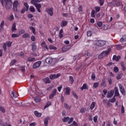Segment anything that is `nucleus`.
Segmentation results:
<instances>
[{
    "mask_svg": "<svg viewBox=\"0 0 126 126\" xmlns=\"http://www.w3.org/2000/svg\"><path fill=\"white\" fill-rule=\"evenodd\" d=\"M111 51H112V49L110 46H107V50L103 51L98 57V58L100 60V59H103L104 57H106V56H109L110 55V53H111Z\"/></svg>",
    "mask_w": 126,
    "mask_h": 126,
    "instance_id": "obj_1",
    "label": "nucleus"
},
{
    "mask_svg": "<svg viewBox=\"0 0 126 126\" xmlns=\"http://www.w3.org/2000/svg\"><path fill=\"white\" fill-rule=\"evenodd\" d=\"M5 2V7L6 10L10 9L11 7H12V0H4Z\"/></svg>",
    "mask_w": 126,
    "mask_h": 126,
    "instance_id": "obj_2",
    "label": "nucleus"
},
{
    "mask_svg": "<svg viewBox=\"0 0 126 126\" xmlns=\"http://www.w3.org/2000/svg\"><path fill=\"white\" fill-rule=\"evenodd\" d=\"M106 44H107V41L105 40L99 39L96 41V45L99 47H103Z\"/></svg>",
    "mask_w": 126,
    "mask_h": 126,
    "instance_id": "obj_3",
    "label": "nucleus"
},
{
    "mask_svg": "<svg viewBox=\"0 0 126 126\" xmlns=\"http://www.w3.org/2000/svg\"><path fill=\"white\" fill-rule=\"evenodd\" d=\"M20 6V5L18 1H14L13 3V9L15 12H17V6Z\"/></svg>",
    "mask_w": 126,
    "mask_h": 126,
    "instance_id": "obj_4",
    "label": "nucleus"
},
{
    "mask_svg": "<svg viewBox=\"0 0 126 126\" xmlns=\"http://www.w3.org/2000/svg\"><path fill=\"white\" fill-rule=\"evenodd\" d=\"M45 11L50 16H53L54 15V8L53 7L46 8Z\"/></svg>",
    "mask_w": 126,
    "mask_h": 126,
    "instance_id": "obj_5",
    "label": "nucleus"
},
{
    "mask_svg": "<svg viewBox=\"0 0 126 126\" xmlns=\"http://www.w3.org/2000/svg\"><path fill=\"white\" fill-rule=\"evenodd\" d=\"M118 86L121 94L125 96L126 95V90H125V88H124L123 85L121 84H119Z\"/></svg>",
    "mask_w": 126,
    "mask_h": 126,
    "instance_id": "obj_6",
    "label": "nucleus"
},
{
    "mask_svg": "<svg viewBox=\"0 0 126 126\" xmlns=\"http://www.w3.org/2000/svg\"><path fill=\"white\" fill-rule=\"evenodd\" d=\"M60 76H61V73H57V74H51L49 77L51 80H54V79H56V78H59Z\"/></svg>",
    "mask_w": 126,
    "mask_h": 126,
    "instance_id": "obj_7",
    "label": "nucleus"
},
{
    "mask_svg": "<svg viewBox=\"0 0 126 126\" xmlns=\"http://www.w3.org/2000/svg\"><path fill=\"white\" fill-rule=\"evenodd\" d=\"M41 63H42V62L40 61L35 62L32 65V68H38V67L41 65Z\"/></svg>",
    "mask_w": 126,
    "mask_h": 126,
    "instance_id": "obj_8",
    "label": "nucleus"
},
{
    "mask_svg": "<svg viewBox=\"0 0 126 126\" xmlns=\"http://www.w3.org/2000/svg\"><path fill=\"white\" fill-rule=\"evenodd\" d=\"M114 93H115V90H110L109 92H108L107 98H112L113 96H114Z\"/></svg>",
    "mask_w": 126,
    "mask_h": 126,
    "instance_id": "obj_9",
    "label": "nucleus"
},
{
    "mask_svg": "<svg viewBox=\"0 0 126 126\" xmlns=\"http://www.w3.org/2000/svg\"><path fill=\"white\" fill-rule=\"evenodd\" d=\"M71 48V46L70 45H66L62 47V51L63 52V53H64L65 52H67V51H68V50H69V49Z\"/></svg>",
    "mask_w": 126,
    "mask_h": 126,
    "instance_id": "obj_10",
    "label": "nucleus"
},
{
    "mask_svg": "<svg viewBox=\"0 0 126 126\" xmlns=\"http://www.w3.org/2000/svg\"><path fill=\"white\" fill-rule=\"evenodd\" d=\"M41 46L43 49L46 50V51H49V47H48V45L46 44V42H45V41H42Z\"/></svg>",
    "mask_w": 126,
    "mask_h": 126,
    "instance_id": "obj_11",
    "label": "nucleus"
},
{
    "mask_svg": "<svg viewBox=\"0 0 126 126\" xmlns=\"http://www.w3.org/2000/svg\"><path fill=\"white\" fill-rule=\"evenodd\" d=\"M56 94H57V89H55L52 91L51 94L49 96V99H53L55 97Z\"/></svg>",
    "mask_w": 126,
    "mask_h": 126,
    "instance_id": "obj_12",
    "label": "nucleus"
},
{
    "mask_svg": "<svg viewBox=\"0 0 126 126\" xmlns=\"http://www.w3.org/2000/svg\"><path fill=\"white\" fill-rule=\"evenodd\" d=\"M50 120V117L49 116L46 117L44 120V124L45 126H49V121Z\"/></svg>",
    "mask_w": 126,
    "mask_h": 126,
    "instance_id": "obj_13",
    "label": "nucleus"
},
{
    "mask_svg": "<svg viewBox=\"0 0 126 126\" xmlns=\"http://www.w3.org/2000/svg\"><path fill=\"white\" fill-rule=\"evenodd\" d=\"M114 91H115L114 97H118V96H120V93H119V89H118V87H115Z\"/></svg>",
    "mask_w": 126,
    "mask_h": 126,
    "instance_id": "obj_14",
    "label": "nucleus"
},
{
    "mask_svg": "<svg viewBox=\"0 0 126 126\" xmlns=\"http://www.w3.org/2000/svg\"><path fill=\"white\" fill-rule=\"evenodd\" d=\"M42 81H43L45 84H50V83H51V81H50L49 77H46L43 79Z\"/></svg>",
    "mask_w": 126,
    "mask_h": 126,
    "instance_id": "obj_15",
    "label": "nucleus"
},
{
    "mask_svg": "<svg viewBox=\"0 0 126 126\" xmlns=\"http://www.w3.org/2000/svg\"><path fill=\"white\" fill-rule=\"evenodd\" d=\"M35 6L38 11V12H41V10H40V9L41 8V7H42V5H41V4L38 3V4H35Z\"/></svg>",
    "mask_w": 126,
    "mask_h": 126,
    "instance_id": "obj_16",
    "label": "nucleus"
},
{
    "mask_svg": "<svg viewBox=\"0 0 126 126\" xmlns=\"http://www.w3.org/2000/svg\"><path fill=\"white\" fill-rule=\"evenodd\" d=\"M112 60L113 61H116V62H119V60H121V56H117V55H115L113 56Z\"/></svg>",
    "mask_w": 126,
    "mask_h": 126,
    "instance_id": "obj_17",
    "label": "nucleus"
},
{
    "mask_svg": "<svg viewBox=\"0 0 126 126\" xmlns=\"http://www.w3.org/2000/svg\"><path fill=\"white\" fill-rule=\"evenodd\" d=\"M52 62H53V58L52 57H48L45 60L46 63H49V64L52 63Z\"/></svg>",
    "mask_w": 126,
    "mask_h": 126,
    "instance_id": "obj_18",
    "label": "nucleus"
},
{
    "mask_svg": "<svg viewBox=\"0 0 126 126\" xmlns=\"http://www.w3.org/2000/svg\"><path fill=\"white\" fill-rule=\"evenodd\" d=\"M80 89L83 91V90H88V87L87 86V84L85 83L83 85L82 87L80 88Z\"/></svg>",
    "mask_w": 126,
    "mask_h": 126,
    "instance_id": "obj_19",
    "label": "nucleus"
},
{
    "mask_svg": "<svg viewBox=\"0 0 126 126\" xmlns=\"http://www.w3.org/2000/svg\"><path fill=\"white\" fill-rule=\"evenodd\" d=\"M34 114L35 117H37V118H41V117H42V113H39L37 111H34Z\"/></svg>",
    "mask_w": 126,
    "mask_h": 126,
    "instance_id": "obj_20",
    "label": "nucleus"
},
{
    "mask_svg": "<svg viewBox=\"0 0 126 126\" xmlns=\"http://www.w3.org/2000/svg\"><path fill=\"white\" fill-rule=\"evenodd\" d=\"M116 3H117V0H113L112 1L109 3V5H110V6L115 7L116 6Z\"/></svg>",
    "mask_w": 126,
    "mask_h": 126,
    "instance_id": "obj_21",
    "label": "nucleus"
},
{
    "mask_svg": "<svg viewBox=\"0 0 126 126\" xmlns=\"http://www.w3.org/2000/svg\"><path fill=\"white\" fill-rule=\"evenodd\" d=\"M67 25V21L63 20L61 23V27H64Z\"/></svg>",
    "mask_w": 126,
    "mask_h": 126,
    "instance_id": "obj_22",
    "label": "nucleus"
},
{
    "mask_svg": "<svg viewBox=\"0 0 126 126\" xmlns=\"http://www.w3.org/2000/svg\"><path fill=\"white\" fill-rule=\"evenodd\" d=\"M11 98H17V95L16 93L15 92V91H12L11 94Z\"/></svg>",
    "mask_w": 126,
    "mask_h": 126,
    "instance_id": "obj_23",
    "label": "nucleus"
},
{
    "mask_svg": "<svg viewBox=\"0 0 126 126\" xmlns=\"http://www.w3.org/2000/svg\"><path fill=\"white\" fill-rule=\"evenodd\" d=\"M65 90L66 95H69L70 94V88L66 87V88L65 89Z\"/></svg>",
    "mask_w": 126,
    "mask_h": 126,
    "instance_id": "obj_24",
    "label": "nucleus"
},
{
    "mask_svg": "<svg viewBox=\"0 0 126 126\" xmlns=\"http://www.w3.org/2000/svg\"><path fill=\"white\" fill-rule=\"evenodd\" d=\"M63 29H61L59 33V37L60 39H62V38H63Z\"/></svg>",
    "mask_w": 126,
    "mask_h": 126,
    "instance_id": "obj_25",
    "label": "nucleus"
},
{
    "mask_svg": "<svg viewBox=\"0 0 126 126\" xmlns=\"http://www.w3.org/2000/svg\"><path fill=\"white\" fill-rule=\"evenodd\" d=\"M120 42L121 43H124V42H126V34L123 35L122 37L120 39Z\"/></svg>",
    "mask_w": 126,
    "mask_h": 126,
    "instance_id": "obj_26",
    "label": "nucleus"
},
{
    "mask_svg": "<svg viewBox=\"0 0 126 126\" xmlns=\"http://www.w3.org/2000/svg\"><path fill=\"white\" fill-rule=\"evenodd\" d=\"M69 121V117H63L62 119V122L63 123H67Z\"/></svg>",
    "mask_w": 126,
    "mask_h": 126,
    "instance_id": "obj_27",
    "label": "nucleus"
},
{
    "mask_svg": "<svg viewBox=\"0 0 126 126\" xmlns=\"http://www.w3.org/2000/svg\"><path fill=\"white\" fill-rule=\"evenodd\" d=\"M49 49H50V50H53L54 51H56V50L58 49V48L53 45H50L49 46Z\"/></svg>",
    "mask_w": 126,
    "mask_h": 126,
    "instance_id": "obj_28",
    "label": "nucleus"
},
{
    "mask_svg": "<svg viewBox=\"0 0 126 126\" xmlns=\"http://www.w3.org/2000/svg\"><path fill=\"white\" fill-rule=\"evenodd\" d=\"M32 52H35V51H36L37 49V46L35 45L34 43H32Z\"/></svg>",
    "mask_w": 126,
    "mask_h": 126,
    "instance_id": "obj_29",
    "label": "nucleus"
},
{
    "mask_svg": "<svg viewBox=\"0 0 126 126\" xmlns=\"http://www.w3.org/2000/svg\"><path fill=\"white\" fill-rule=\"evenodd\" d=\"M116 48L118 51H120V50H122L124 48V46L122 45V44H117L116 45Z\"/></svg>",
    "mask_w": 126,
    "mask_h": 126,
    "instance_id": "obj_30",
    "label": "nucleus"
},
{
    "mask_svg": "<svg viewBox=\"0 0 126 126\" xmlns=\"http://www.w3.org/2000/svg\"><path fill=\"white\" fill-rule=\"evenodd\" d=\"M69 83L72 85L73 84V82H74V80L73 79V77L71 76H69Z\"/></svg>",
    "mask_w": 126,
    "mask_h": 126,
    "instance_id": "obj_31",
    "label": "nucleus"
},
{
    "mask_svg": "<svg viewBox=\"0 0 126 126\" xmlns=\"http://www.w3.org/2000/svg\"><path fill=\"white\" fill-rule=\"evenodd\" d=\"M4 25V21H2L0 25V32H1V30L3 29V26Z\"/></svg>",
    "mask_w": 126,
    "mask_h": 126,
    "instance_id": "obj_32",
    "label": "nucleus"
},
{
    "mask_svg": "<svg viewBox=\"0 0 126 126\" xmlns=\"http://www.w3.org/2000/svg\"><path fill=\"white\" fill-rule=\"evenodd\" d=\"M34 101L35 103H40V97L38 96L34 98Z\"/></svg>",
    "mask_w": 126,
    "mask_h": 126,
    "instance_id": "obj_33",
    "label": "nucleus"
},
{
    "mask_svg": "<svg viewBox=\"0 0 126 126\" xmlns=\"http://www.w3.org/2000/svg\"><path fill=\"white\" fill-rule=\"evenodd\" d=\"M52 105V102L51 101H47L46 104L44 106V110L45 109H47L48 107H50Z\"/></svg>",
    "mask_w": 126,
    "mask_h": 126,
    "instance_id": "obj_34",
    "label": "nucleus"
},
{
    "mask_svg": "<svg viewBox=\"0 0 126 126\" xmlns=\"http://www.w3.org/2000/svg\"><path fill=\"white\" fill-rule=\"evenodd\" d=\"M122 77H123V73H119L116 78L118 80H120Z\"/></svg>",
    "mask_w": 126,
    "mask_h": 126,
    "instance_id": "obj_35",
    "label": "nucleus"
},
{
    "mask_svg": "<svg viewBox=\"0 0 126 126\" xmlns=\"http://www.w3.org/2000/svg\"><path fill=\"white\" fill-rule=\"evenodd\" d=\"M11 30L12 31H16V24L15 23L13 24Z\"/></svg>",
    "mask_w": 126,
    "mask_h": 126,
    "instance_id": "obj_36",
    "label": "nucleus"
},
{
    "mask_svg": "<svg viewBox=\"0 0 126 126\" xmlns=\"http://www.w3.org/2000/svg\"><path fill=\"white\" fill-rule=\"evenodd\" d=\"M29 28L30 30H32V31L33 34L36 35V31L35 30V28L33 27H30Z\"/></svg>",
    "mask_w": 126,
    "mask_h": 126,
    "instance_id": "obj_37",
    "label": "nucleus"
},
{
    "mask_svg": "<svg viewBox=\"0 0 126 126\" xmlns=\"http://www.w3.org/2000/svg\"><path fill=\"white\" fill-rule=\"evenodd\" d=\"M101 85V86H102V87H107V85L106 84V81L105 80H102Z\"/></svg>",
    "mask_w": 126,
    "mask_h": 126,
    "instance_id": "obj_38",
    "label": "nucleus"
},
{
    "mask_svg": "<svg viewBox=\"0 0 126 126\" xmlns=\"http://www.w3.org/2000/svg\"><path fill=\"white\" fill-rule=\"evenodd\" d=\"M22 37L24 39H25L26 38H30V35H29V33H25L22 35Z\"/></svg>",
    "mask_w": 126,
    "mask_h": 126,
    "instance_id": "obj_39",
    "label": "nucleus"
},
{
    "mask_svg": "<svg viewBox=\"0 0 126 126\" xmlns=\"http://www.w3.org/2000/svg\"><path fill=\"white\" fill-rule=\"evenodd\" d=\"M35 61V58H32V57H30L28 58V62H34Z\"/></svg>",
    "mask_w": 126,
    "mask_h": 126,
    "instance_id": "obj_40",
    "label": "nucleus"
},
{
    "mask_svg": "<svg viewBox=\"0 0 126 126\" xmlns=\"http://www.w3.org/2000/svg\"><path fill=\"white\" fill-rule=\"evenodd\" d=\"M95 102H93L91 104V106H90V109L91 110H93V109H94V108H95Z\"/></svg>",
    "mask_w": 126,
    "mask_h": 126,
    "instance_id": "obj_41",
    "label": "nucleus"
},
{
    "mask_svg": "<svg viewBox=\"0 0 126 126\" xmlns=\"http://www.w3.org/2000/svg\"><path fill=\"white\" fill-rule=\"evenodd\" d=\"M109 102H110V103H115V102H116V97L114 96L111 99H110L109 100Z\"/></svg>",
    "mask_w": 126,
    "mask_h": 126,
    "instance_id": "obj_42",
    "label": "nucleus"
},
{
    "mask_svg": "<svg viewBox=\"0 0 126 126\" xmlns=\"http://www.w3.org/2000/svg\"><path fill=\"white\" fill-rule=\"evenodd\" d=\"M122 4V1H116V6L117 7L119 6H121Z\"/></svg>",
    "mask_w": 126,
    "mask_h": 126,
    "instance_id": "obj_43",
    "label": "nucleus"
},
{
    "mask_svg": "<svg viewBox=\"0 0 126 126\" xmlns=\"http://www.w3.org/2000/svg\"><path fill=\"white\" fill-rule=\"evenodd\" d=\"M72 94L73 95V97L75 98V99H78V95H77L76 93H75L74 92H72Z\"/></svg>",
    "mask_w": 126,
    "mask_h": 126,
    "instance_id": "obj_44",
    "label": "nucleus"
},
{
    "mask_svg": "<svg viewBox=\"0 0 126 126\" xmlns=\"http://www.w3.org/2000/svg\"><path fill=\"white\" fill-rule=\"evenodd\" d=\"M80 112L82 114L85 113V112H86V108H85L84 107L81 108V109L80 110Z\"/></svg>",
    "mask_w": 126,
    "mask_h": 126,
    "instance_id": "obj_45",
    "label": "nucleus"
},
{
    "mask_svg": "<svg viewBox=\"0 0 126 126\" xmlns=\"http://www.w3.org/2000/svg\"><path fill=\"white\" fill-rule=\"evenodd\" d=\"M11 37L12 38H17L18 37H19V34H18V33H13L11 35Z\"/></svg>",
    "mask_w": 126,
    "mask_h": 126,
    "instance_id": "obj_46",
    "label": "nucleus"
},
{
    "mask_svg": "<svg viewBox=\"0 0 126 126\" xmlns=\"http://www.w3.org/2000/svg\"><path fill=\"white\" fill-rule=\"evenodd\" d=\"M25 33V30H21L19 31V33H18L19 36L20 35H22V34H24Z\"/></svg>",
    "mask_w": 126,
    "mask_h": 126,
    "instance_id": "obj_47",
    "label": "nucleus"
},
{
    "mask_svg": "<svg viewBox=\"0 0 126 126\" xmlns=\"http://www.w3.org/2000/svg\"><path fill=\"white\" fill-rule=\"evenodd\" d=\"M30 10L31 12H35V8L33 6H31Z\"/></svg>",
    "mask_w": 126,
    "mask_h": 126,
    "instance_id": "obj_48",
    "label": "nucleus"
},
{
    "mask_svg": "<svg viewBox=\"0 0 126 126\" xmlns=\"http://www.w3.org/2000/svg\"><path fill=\"white\" fill-rule=\"evenodd\" d=\"M17 61H16V60L15 59L12 60L10 63V65H13V64H14V63H17Z\"/></svg>",
    "mask_w": 126,
    "mask_h": 126,
    "instance_id": "obj_49",
    "label": "nucleus"
},
{
    "mask_svg": "<svg viewBox=\"0 0 126 126\" xmlns=\"http://www.w3.org/2000/svg\"><path fill=\"white\" fill-rule=\"evenodd\" d=\"M91 79L92 80H95V79H96V75H95V73H93L92 74Z\"/></svg>",
    "mask_w": 126,
    "mask_h": 126,
    "instance_id": "obj_50",
    "label": "nucleus"
},
{
    "mask_svg": "<svg viewBox=\"0 0 126 126\" xmlns=\"http://www.w3.org/2000/svg\"><path fill=\"white\" fill-rule=\"evenodd\" d=\"M95 10H94V9L92 10V13H91V16H92V17H93V18H94L95 17Z\"/></svg>",
    "mask_w": 126,
    "mask_h": 126,
    "instance_id": "obj_51",
    "label": "nucleus"
},
{
    "mask_svg": "<svg viewBox=\"0 0 126 126\" xmlns=\"http://www.w3.org/2000/svg\"><path fill=\"white\" fill-rule=\"evenodd\" d=\"M0 111L1 112V113H3V114L5 113V109H4V108L0 106Z\"/></svg>",
    "mask_w": 126,
    "mask_h": 126,
    "instance_id": "obj_52",
    "label": "nucleus"
},
{
    "mask_svg": "<svg viewBox=\"0 0 126 126\" xmlns=\"http://www.w3.org/2000/svg\"><path fill=\"white\" fill-rule=\"evenodd\" d=\"M88 37H91L92 36V32L90 31H88L87 32Z\"/></svg>",
    "mask_w": 126,
    "mask_h": 126,
    "instance_id": "obj_53",
    "label": "nucleus"
},
{
    "mask_svg": "<svg viewBox=\"0 0 126 126\" xmlns=\"http://www.w3.org/2000/svg\"><path fill=\"white\" fill-rule=\"evenodd\" d=\"M113 70L114 72L116 73H117V72H119V67L115 66L114 67Z\"/></svg>",
    "mask_w": 126,
    "mask_h": 126,
    "instance_id": "obj_54",
    "label": "nucleus"
},
{
    "mask_svg": "<svg viewBox=\"0 0 126 126\" xmlns=\"http://www.w3.org/2000/svg\"><path fill=\"white\" fill-rule=\"evenodd\" d=\"M121 65L122 68V70H123L124 71H126V66H125V64H124V63H121Z\"/></svg>",
    "mask_w": 126,
    "mask_h": 126,
    "instance_id": "obj_55",
    "label": "nucleus"
},
{
    "mask_svg": "<svg viewBox=\"0 0 126 126\" xmlns=\"http://www.w3.org/2000/svg\"><path fill=\"white\" fill-rule=\"evenodd\" d=\"M94 9H95L96 12H99L101 9V7L96 6L94 7Z\"/></svg>",
    "mask_w": 126,
    "mask_h": 126,
    "instance_id": "obj_56",
    "label": "nucleus"
},
{
    "mask_svg": "<svg viewBox=\"0 0 126 126\" xmlns=\"http://www.w3.org/2000/svg\"><path fill=\"white\" fill-rule=\"evenodd\" d=\"M85 57L86 59H88L90 57V54L89 52H87L85 54Z\"/></svg>",
    "mask_w": 126,
    "mask_h": 126,
    "instance_id": "obj_57",
    "label": "nucleus"
},
{
    "mask_svg": "<svg viewBox=\"0 0 126 126\" xmlns=\"http://www.w3.org/2000/svg\"><path fill=\"white\" fill-rule=\"evenodd\" d=\"M99 1L100 6H102V5L104 4V3L105 2V0H99Z\"/></svg>",
    "mask_w": 126,
    "mask_h": 126,
    "instance_id": "obj_58",
    "label": "nucleus"
},
{
    "mask_svg": "<svg viewBox=\"0 0 126 126\" xmlns=\"http://www.w3.org/2000/svg\"><path fill=\"white\" fill-rule=\"evenodd\" d=\"M14 20V16H13V15L11 14L10 15V16L9 17V20H10V21H12V20Z\"/></svg>",
    "mask_w": 126,
    "mask_h": 126,
    "instance_id": "obj_59",
    "label": "nucleus"
},
{
    "mask_svg": "<svg viewBox=\"0 0 126 126\" xmlns=\"http://www.w3.org/2000/svg\"><path fill=\"white\" fill-rule=\"evenodd\" d=\"M73 120H74V119L73 117L69 118V119L68 120L69 122H68V125H70V124H71V123H72V122H73Z\"/></svg>",
    "mask_w": 126,
    "mask_h": 126,
    "instance_id": "obj_60",
    "label": "nucleus"
},
{
    "mask_svg": "<svg viewBox=\"0 0 126 126\" xmlns=\"http://www.w3.org/2000/svg\"><path fill=\"white\" fill-rule=\"evenodd\" d=\"M99 86V83L98 82H95L94 84V86L93 87L94 88H97Z\"/></svg>",
    "mask_w": 126,
    "mask_h": 126,
    "instance_id": "obj_61",
    "label": "nucleus"
},
{
    "mask_svg": "<svg viewBox=\"0 0 126 126\" xmlns=\"http://www.w3.org/2000/svg\"><path fill=\"white\" fill-rule=\"evenodd\" d=\"M97 120H98V116L95 115V116L94 117V123H97Z\"/></svg>",
    "mask_w": 126,
    "mask_h": 126,
    "instance_id": "obj_62",
    "label": "nucleus"
},
{
    "mask_svg": "<svg viewBox=\"0 0 126 126\" xmlns=\"http://www.w3.org/2000/svg\"><path fill=\"white\" fill-rule=\"evenodd\" d=\"M78 10L79 11V12H82L83 10H82V5L80 6L78 8Z\"/></svg>",
    "mask_w": 126,
    "mask_h": 126,
    "instance_id": "obj_63",
    "label": "nucleus"
},
{
    "mask_svg": "<svg viewBox=\"0 0 126 126\" xmlns=\"http://www.w3.org/2000/svg\"><path fill=\"white\" fill-rule=\"evenodd\" d=\"M2 47L4 49V51H6V43H4Z\"/></svg>",
    "mask_w": 126,
    "mask_h": 126,
    "instance_id": "obj_64",
    "label": "nucleus"
}]
</instances>
